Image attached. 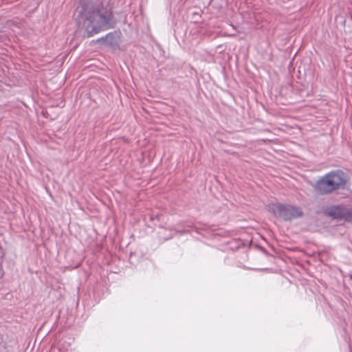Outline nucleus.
<instances>
[{
    "mask_svg": "<svg viewBox=\"0 0 352 352\" xmlns=\"http://www.w3.org/2000/svg\"><path fill=\"white\" fill-rule=\"evenodd\" d=\"M327 214L334 219H344L347 221H352V209L334 206L327 210Z\"/></svg>",
    "mask_w": 352,
    "mask_h": 352,
    "instance_id": "obj_4",
    "label": "nucleus"
},
{
    "mask_svg": "<svg viewBox=\"0 0 352 352\" xmlns=\"http://www.w3.org/2000/svg\"><path fill=\"white\" fill-rule=\"evenodd\" d=\"M120 39L119 33L111 32L107 34L105 37L98 39L97 42L102 45L116 49L119 45Z\"/></svg>",
    "mask_w": 352,
    "mask_h": 352,
    "instance_id": "obj_5",
    "label": "nucleus"
},
{
    "mask_svg": "<svg viewBox=\"0 0 352 352\" xmlns=\"http://www.w3.org/2000/svg\"><path fill=\"white\" fill-rule=\"evenodd\" d=\"M345 178L341 171L331 172L317 182L315 188L320 194H328L344 184Z\"/></svg>",
    "mask_w": 352,
    "mask_h": 352,
    "instance_id": "obj_2",
    "label": "nucleus"
},
{
    "mask_svg": "<svg viewBox=\"0 0 352 352\" xmlns=\"http://www.w3.org/2000/svg\"><path fill=\"white\" fill-rule=\"evenodd\" d=\"M3 272L2 270L0 269V278L3 277Z\"/></svg>",
    "mask_w": 352,
    "mask_h": 352,
    "instance_id": "obj_6",
    "label": "nucleus"
},
{
    "mask_svg": "<svg viewBox=\"0 0 352 352\" xmlns=\"http://www.w3.org/2000/svg\"><path fill=\"white\" fill-rule=\"evenodd\" d=\"M78 12V23L85 29L88 37L111 26V14L102 10V5L98 0H80Z\"/></svg>",
    "mask_w": 352,
    "mask_h": 352,
    "instance_id": "obj_1",
    "label": "nucleus"
},
{
    "mask_svg": "<svg viewBox=\"0 0 352 352\" xmlns=\"http://www.w3.org/2000/svg\"><path fill=\"white\" fill-rule=\"evenodd\" d=\"M269 209L276 217L285 220H291L302 215L300 208L289 205L273 204L269 206Z\"/></svg>",
    "mask_w": 352,
    "mask_h": 352,
    "instance_id": "obj_3",
    "label": "nucleus"
}]
</instances>
